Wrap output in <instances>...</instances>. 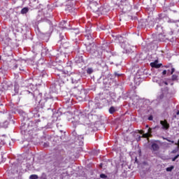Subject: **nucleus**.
<instances>
[{
	"instance_id": "nucleus-1",
	"label": "nucleus",
	"mask_w": 179,
	"mask_h": 179,
	"mask_svg": "<svg viewBox=\"0 0 179 179\" xmlns=\"http://www.w3.org/2000/svg\"><path fill=\"white\" fill-rule=\"evenodd\" d=\"M160 23H163L162 17L160 16L157 18L153 19L150 22V26H155L156 24V30L158 31L156 38L157 41H166L167 40V35L164 34L163 31V27Z\"/></svg>"
},
{
	"instance_id": "nucleus-2",
	"label": "nucleus",
	"mask_w": 179,
	"mask_h": 179,
	"mask_svg": "<svg viewBox=\"0 0 179 179\" xmlns=\"http://www.w3.org/2000/svg\"><path fill=\"white\" fill-rule=\"evenodd\" d=\"M55 75L60 85L62 83H66V82H69V78H70L69 72L65 71V70L57 69L55 71Z\"/></svg>"
},
{
	"instance_id": "nucleus-3",
	"label": "nucleus",
	"mask_w": 179,
	"mask_h": 179,
	"mask_svg": "<svg viewBox=\"0 0 179 179\" xmlns=\"http://www.w3.org/2000/svg\"><path fill=\"white\" fill-rule=\"evenodd\" d=\"M90 8L94 13H96V17L104 13V7L99 4V1H90Z\"/></svg>"
},
{
	"instance_id": "nucleus-4",
	"label": "nucleus",
	"mask_w": 179,
	"mask_h": 179,
	"mask_svg": "<svg viewBox=\"0 0 179 179\" xmlns=\"http://www.w3.org/2000/svg\"><path fill=\"white\" fill-rule=\"evenodd\" d=\"M76 120H71L73 124H86V121H87V116H86V113L85 112H79L78 115L75 117Z\"/></svg>"
},
{
	"instance_id": "nucleus-5",
	"label": "nucleus",
	"mask_w": 179,
	"mask_h": 179,
	"mask_svg": "<svg viewBox=\"0 0 179 179\" xmlns=\"http://www.w3.org/2000/svg\"><path fill=\"white\" fill-rule=\"evenodd\" d=\"M68 157L66 155H59L57 157V161L55 162L56 167H65V165L68 163Z\"/></svg>"
},
{
	"instance_id": "nucleus-6",
	"label": "nucleus",
	"mask_w": 179,
	"mask_h": 179,
	"mask_svg": "<svg viewBox=\"0 0 179 179\" xmlns=\"http://www.w3.org/2000/svg\"><path fill=\"white\" fill-rule=\"evenodd\" d=\"M11 68L13 69H17V68H19L20 71H24L23 67V62L22 61L13 60L11 62Z\"/></svg>"
},
{
	"instance_id": "nucleus-7",
	"label": "nucleus",
	"mask_w": 179,
	"mask_h": 179,
	"mask_svg": "<svg viewBox=\"0 0 179 179\" xmlns=\"http://www.w3.org/2000/svg\"><path fill=\"white\" fill-rule=\"evenodd\" d=\"M79 80H80V76L78 73H70L69 82H71V83L76 85V83H78Z\"/></svg>"
},
{
	"instance_id": "nucleus-8",
	"label": "nucleus",
	"mask_w": 179,
	"mask_h": 179,
	"mask_svg": "<svg viewBox=\"0 0 179 179\" xmlns=\"http://www.w3.org/2000/svg\"><path fill=\"white\" fill-rule=\"evenodd\" d=\"M88 107L90 111H94V110L100 108V103H96L93 101H90L88 102Z\"/></svg>"
},
{
	"instance_id": "nucleus-9",
	"label": "nucleus",
	"mask_w": 179,
	"mask_h": 179,
	"mask_svg": "<svg viewBox=\"0 0 179 179\" xmlns=\"http://www.w3.org/2000/svg\"><path fill=\"white\" fill-rule=\"evenodd\" d=\"M38 122H40V119L36 120L35 121H31L29 122L28 127L29 128H30V127H32V129H34V128H37L38 125Z\"/></svg>"
},
{
	"instance_id": "nucleus-10",
	"label": "nucleus",
	"mask_w": 179,
	"mask_h": 179,
	"mask_svg": "<svg viewBox=\"0 0 179 179\" xmlns=\"http://www.w3.org/2000/svg\"><path fill=\"white\" fill-rule=\"evenodd\" d=\"M160 124L162 126V129H165L166 131H167V129L170 128V124H169V122H167V120H161Z\"/></svg>"
},
{
	"instance_id": "nucleus-11",
	"label": "nucleus",
	"mask_w": 179,
	"mask_h": 179,
	"mask_svg": "<svg viewBox=\"0 0 179 179\" xmlns=\"http://www.w3.org/2000/svg\"><path fill=\"white\" fill-rule=\"evenodd\" d=\"M158 63L159 61L155 60L154 62H151L150 65L152 68H160L162 66V64H159Z\"/></svg>"
},
{
	"instance_id": "nucleus-12",
	"label": "nucleus",
	"mask_w": 179,
	"mask_h": 179,
	"mask_svg": "<svg viewBox=\"0 0 179 179\" xmlns=\"http://www.w3.org/2000/svg\"><path fill=\"white\" fill-rule=\"evenodd\" d=\"M151 149L153 150V152H157L159 149H160V147H159V145L156 143H153L151 145Z\"/></svg>"
},
{
	"instance_id": "nucleus-13",
	"label": "nucleus",
	"mask_w": 179,
	"mask_h": 179,
	"mask_svg": "<svg viewBox=\"0 0 179 179\" xmlns=\"http://www.w3.org/2000/svg\"><path fill=\"white\" fill-rule=\"evenodd\" d=\"M103 52H99V50L94 52V57H96V58H101Z\"/></svg>"
},
{
	"instance_id": "nucleus-14",
	"label": "nucleus",
	"mask_w": 179,
	"mask_h": 179,
	"mask_svg": "<svg viewBox=\"0 0 179 179\" xmlns=\"http://www.w3.org/2000/svg\"><path fill=\"white\" fill-rule=\"evenodd\" d=\"M59 27L62 29H66V22L62 21L59 23Z\"/></svg>"
},
{
	"instance_id": "nucleus-15",
	"label": "nucleus",
	"mask_w": 179,
	"mask_h": 179,
	"mask_svg": "<svg viewBox=\"0 0 179 179\" xmlns=\"http://www.w3.org/2000/svg\"><path fill=\"white\" fill-rule=\"evenodd\" d=\"M29 12V8L24 7L21 10L22 15H25V13H27Z\"/></svg>"
},
{
	"instance_id": "nucleus-16",
	"label": "nucleus",
	"mask_w": 179,
	"mask_h": 179,
	"mask_svg": "<svg viewBox=\"0 0 179 179\" xmlns=\"http://www.w3.org/2000/svg\"><path fill=\"white\" fill-rule=\"evenodd\" d=\"M109 113L110 114H114V113H115V108H114V106H111L109 108Z\"/></svg>"
},
{
	"instance_id": "nucleus-17",
	"label": "nucleus",
	"mask_w": 179,
	"mask_h": 179,
	"mask_svg": "<svg viewBox=\"0 0 179 179\" xmlns=\"http://www.w3.org/2000/svg\"><path fill=\"white\" fill-rule=\"evenodd\" d=\"M139 25L141 26V27H144V26H146V21L145 20L140 21Z\"/></svg>"
},
{
	"instance_id": "nucleus-18",
	"label": "nucleus",
	"mask_w": 179,
	"mask_h": 179,
	"mask_svg": "<svg viewBox=\"0 0 179 179\" xmlns=\"http://www.w3.org/2000/svg\"><path fill=\"white\" fill-rule=\"evenodd\" d=\"M70 3H71L70 5H66L67 9L69 10H71V8H73V3H72V1H70Z\"/></svg>"
},
{
	"instance_id": "nucleus-19",
	"label": "nucleus",
	"mask_w": 179,
	"mask_h": 179,
	"mask_svg": "<svg viewBox=\"0 0 179 179\" xmlns=\"http://www.w3.org/2000/svg\"><path fill=\"white\" fill-rule=\"evenodd\" d=\"M150 136H152V134L149 133L143 134L142 138H149Z\"/></svg>"
},
{
	"instance_id": "nucleus-20",
	"label": "nucleus",
	"mask_w": 179,
	"mask_h": 179,
	"mask_svg": "<svg viewBox=\"0 0 179 179\" xmlns=\"http://www.w3.org/2000/svg\"><path fill=\"white\" fill-rule=\"evenodd\" d=\"M29 179H38V176L36 174L31 175L29 176Z\"/></svg>"
},
{
	"instance_id": "nucleus-21",
	"label": "nucleus",
	"mask_w": 179,
	"mask_h": 179,
	"mask_svg": "<svg viewBox=\"0 0 179 179\" xmlns=\"http://www.w3.org/2000/svg\"><path fill=\"white\" fill-rule=\"evenodd\" d=\"M87 73H88L89 75H92V73H93V69L92 68H88L87 69Z\"/></svg>"
},
{
	"instance_id": "nucleus-22",
	"label": "nucleus",
	"mask_w": 179,
	"mask_h": 179,
	"mask_svg": "<svg viewBox=\"0 0 179 179\" xmlns=\"http://www.w3.org/2000/svg\"><path fill=\"white\" fill-rule=\"evenodd\" d=\"M173 169H174V166H171L166 168V171H173Z\"/></svg>"
},
{
	"instance_id": "nucleus-23",
	"label": "nucleus",
	"mask_w": 179,
	"mask_h": 179,
	"mask_svg": "<svg viewBox=\"0 0 179 179\" xmlns=\"http://www.w3.org/2000/svg\"><path fill=\"white\" fill-rule=\"evenodd\" d=\"M178 78V76L177 75L173 74L172 76V80H177Z\"/></svg>"
},
{
	"instance_id": "nucleus-24",
	"label": "nucleus",
	"mask_w": 179,
	"mask_h": 179,
	"mask_svg": "<svg viewBox=\"0 0 179 179\" xmlns=\"http://www.w3.org/2000/svg\"><path fill=\"white\" fill-rule=\"evenodd\" d=\"M178 150H179V148H176L173 150L171 151V153L176 154V153H177V152H178Z\"/></svg>"
},
{
	"instance_id": "nucleus-25",
	"label": "nucleus",
	"mask_w": 179,
	"mask_h": 179,
	"mask_svg": "<svg viewBox=\"0 0 179 179\" xmlns=\"http://www.w3.org/2000/svg\"><path fill=\"white\" fill-rule=\"evenodd\" d=\"M178 157H179V154H178L173 158H172V162H176V160H177V159H178Z\"/></svg>"
},
{
	"instance_id": "nucleus-26",
	"label": "nucleus",
	"mask_w": 179,
	"mask_h": 179,
	"mask_svg": "<svg viewBox=\"0 0 179 179\" xmlns=\"http://www.w3.org/2000/svg\"><path fill=\"white\" fill-rule=\"evenodd\" d=\"M101 178H107V176L106 174L101 173L100 175Z\"/></svg>"
},
{
	"instance_id": "nucleus-27",
	"label": "nucleus",
	"mask_w": 179,
	"mask_h": 179,
	"mask_svg": "<svg viewBox=\"0 0 179 179\" xmlns=\"http://www.w3.org/2000/svg\"><path fill=\"white\" fill-rule=\"evenodd\" d=\"M138 134H141V135H143L144 131L143 130H137Z\"/></svg>"
},
{
	"instance_id": "nucleus-28",
	"label": "nucleus",
	"mask_w": 179,
	"mask_h": 179,
	"mask_svg": "<svg viewBox=\"0 0 179 179\" xmlns=\"http://www.w3.org/2000/svg\"><path fill=\"white\" fill-rule=\"evenodd\" d=\"M43 146L44 148H48L50 146V143H44Z\"/></svg>"
},
{
	"instance_id": "nucleus-29",
	"label": "nucleus",
	"mask_w": 179,
	"mask_h": 179,
	"mask_svg": "<svg viewBox=\"0 0 179 179\" xmlns=\"http://www.w3.org/2000/svg\"><path fill=\"white\" fill-rule=\"evenodd\" d=\"M147 134H150V135H152V128H148Z\"/></svg>"
},
{
	"instance_id": "nucleus-30",
	"label": "nucleus",
	"mask_w": 179,
	"mask_h": 179,
	"mask_svg": "<svg viewBox=\"0 0 179 179\" xmlns=\"http://www.w3.org/2000/svg\"><path fill=\"white\" fill-rule=\"evenodd\" d=\"M86 37H87L88 40H90V38H92V34H87L85 36Z\"/></svg>"
},
{
	"instance_id": "nucleus-31",
	"label": "nucleus",
	"mask_w": 179,
	"mask_h": 179,
	"mask_svg": "<svg viewBox=\"0 0 179 179\" xmlns=\"http://www.w3.org/2000/svg\"><path fill=\"white\" fill-rule=\"evenodd\" d=\"M66 103H72V99H67L66 100Z\"/></svg>"
},
{
	"instance_id": "nucleus-32",
	"label": "nucleus",
	"mask_w": 179,
	"mask_h": 179,
	"mask_svg": "<svg viewBox=\"0 0 179 179\" xmlns=\"http://www.w3.org/2000/svg\"><path fill=\"white\" fill-rule=\"evenodd\" d=\"M177 115H179V110L177 111L176 115H175L173 116V117H174V118H178V117H177Z\"/></svg>"
},
{
	"instance_id": "nucleus-33",
	"label": "nucleus",
	"mask_w": 179,
	"mask_h": 179,
	"mask_svg": "<svg viewBox=\"0 0 179 179\" xmlns=\"http://www.w3.org/2000/svg\"><path fill=\"white\" fill-rule=\"evenodd\" d=\"M176 69L174 68L171 69V75H173V73H174Z\"/></svg>"
},
{
	"instance_id": "nucleus-34",
	"label": "nucleus",
	"mask_w": 179,
	"mask_h": 179,
	"mask_svg": "<svg viewBox=\"0 0 179 179\" xmlns=\"http://www.w3.org/2000/svg\"><path fill=\"white\" fill-rule=\"evenodd\" d=\"M175 145H176V146H178L177 148H178V149H179V139H178V143H175Z\"/></svg>"
},
{
	"instance_id": "nucleus-35",
	"label": "nucleus",
	"mask_w": 179,
	"mask_h": 179,
	"mask_svg": "<svg viewBox=\"0 0 179 179\" xmlns=\"http://www.w3.org/2000/svg\"><path fill=\"white\" fill-rule=\"evenodd\" d=\"M148 120H149V121H152L153 120V116H150L148 117Z\"/></svg>"
},
{
	"instance_id": "nucleus-36",
	"label": "nucleus",
	"mask_w": 179,
	"mask_h": 179,
	"mask_svg": "<svg viewBox=\"0 0 179 179\" xmlns=\"http://www.w3.org/2000/svg\"><path fill=\"white\" fill-rule=\"evenodd\" d=\"M166 73H167V71L164 70L162 72V75H166Z\"/></svg>"
},
{
	"instance_id": "nucleus-37",
	"label": "nucleus",
	"mask_w": 179,
	"mask_h": 179,
	"mask_svg": "<svg viewBox=\"0 0 179 179\" xmlns=\"http://www.w3.org/2000/svg\"><path fill=\"white\" fill-rule=\"evenodd\" d=\"M165 141H167V142H171V140L167 138H164Z\"/></svg>"
},
{
	"instance_id": "nucleus-38",
	"label": "nucleus",
	"mask_w": 179,
	"mask_h": 179,
	"mask_svg": "<svg viewBox=\"0 0 179 179\" xmlns=\"http://www.w3.org/2000/svg\"><path fill=\"white\" fill-rule=\"evenodd\" d=\"M0 145H5V141L1 140V142H0Z\"/></svg>"
},
{
	"instance_id": "nucleus-39",
	"label": "nucleus",
	"mask_w": 179,
	"mask_h": 179,
	"mask_svg": "<svg viewBox=\"0 0 179 179\" xmlns=\"http://www.w3.org/2000/svg\"><path fill=\"white\" fill-rule=\"evenodd\" d=\"M50 101H52V99H48L46 100V103H48V102H50Z\"/></svg>"
},
{
	"instance_id": "nucleus-40",
	"label": "nucleus",
	"mask_w": 179,
	"mask_h": 179,
	"mask_svg": "<svg viewBox=\"0 0 179 179\" xmlns=\"http://www.w3.org/2000/svg\"><path fill=\"white\" fill-rule=\"evenodd\" d=\"M142 138V136H138V138H137V141H141V138Z\"/></svg>"
},
{
	"instance_id": "nucleus-41",
	"label": "nucleus",
	"mask_w": 179,
	"mask_h": 179,
	"mask_svg": "<svg viewBox=\"0 0 179 179\" xmlns=\"http://www.w3.org/2000/svg\"><path fill=\"white\" fill-rule=\"evenodd\" d=\"M36 117H40V115L38 113H36ZM36 115H34V117H36Z\"/></svg>"
},
{
	"instance_id": "nucleus-42",
	"label": "nucleus",
	"mask_w": 179,
	"mask_h": 179,
	"mask_svg": "<svg viewBox=\"0 0 179 179\" xmlns=\"http://www.w3.org/2000/svg\"><path fill=\"white\" fill-rule=\"evenodd\" d=\"M115 76H121V75H120V74H117V73H115Z\"/></svg>"
},
{
	"instance_id": "nucleus-43",
	"label": "nucleus",
	"mask_w": 179,
	"mask_h": 179,
	"mask_svg": "<svg viewBox=\"0 0 179 179\" xmlns=\"http://www.w3.org/2000/svg\"><path fill=\"white\" fill-rule=\"evenodd\" d=\"M89 1H96L98 2H100V0H89Z\"/></svg>"
},
{
	"instance_id": "nucleus-44",
	"label": "nucleus",
	"mask_w": 179,
	"mask_h": 179,
	"mask_svg": "<svg viewBox=\"0 0 179 179\" xmlns=\"http://www.w3.org/2000/svg\"><path fill=\"white\" fill-rule=\"evenodd\" d=\"M170 142H171V143H174V141H171V140Z\"/></svg>"
},
{
	"instance_id": "nucleus-45",
	"label": "nucleus",
	"mask_w": 179,
	"mask_h": 179,
	"mask_svg": "<svg viewBox=\"0 0 179 179\" xmlns=\"http://www.w3.org/2000/svg\"><path fill=\"white\" fill-rule=\"evenodd\" d=\"M145 128H149V125L147 124V125L145 126Z\"/></svg>"
},
{
	"instance_id": "nucleus-46",
	"label": "nucleus",
	"mask_w": 179,
	"mask_h": 179,
	"mask_svg": "<svg viewBox=\"0 0 179 179\" xmlns=\"http://www.w3.org/2000/svg\"><path fill=\"white\" fill-rule=\"evenodd\" d=\"M178 5H179V0L177 1Z\"/></svg>"
},
{
	"instance_id": "nucleus-47",
	"label": "nucleus",
	"mask_w": 179,
	"mask_h": 179,
	"mask_svg": "<svg viewBox=\"0 0 179 179\" xmlns=\"http://www.w3.org/2000/svg\"><path fill=\"white\" fill-rule=\"evenodd\" d=\"M1 57L0 56V61H1Z\"/></svg>"
},
{
	"instance_id": "nucleus-48",
	"label": "nucleus",
	"mask_w": 179,
	"mask_h": 179,
	"mask_svg": "<svg viewBox=\"0 0 179 179\" xmlns=\"http://www.w3.org/2000/svg\"><path fill=\"white\" fill-rule=\"evenodd\" d=\"M63 37V38H65V36H62Z\"/></svg>"
},
{
	"instance_id": "nucleus-49",
	"label": "nucleus",
	"mask_w": 179,
	"mask_h": 179,
	"mask_svg": "<svg viewBox=\"0 0 179 179\" xmlns=\"http://www.w3.org/2000/svg\"><path fill=\"white\" fill-rule=\"evenodd\" d=\"M121 2H124V1H122Z\"/></svg>"
},
{
	"instance_id": "nucleus-50",
	"label": "nucleus",
	"mask_w": 179,
	"mask_h": 179,
	"mask_svg": "<svg viewBox=\"0 0 179 179\" xmlns=\"http://www.w3.org/2000/svg\"><path fill=\"white\" fill-rule=\"evenodd\" d=\"M123 1H127V0H123Z\"/></svg>"
}]
</instances>
